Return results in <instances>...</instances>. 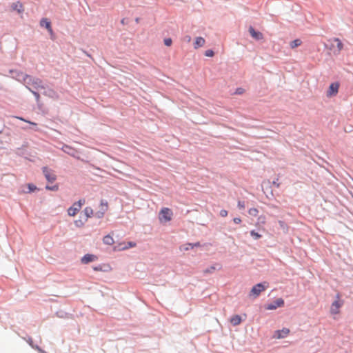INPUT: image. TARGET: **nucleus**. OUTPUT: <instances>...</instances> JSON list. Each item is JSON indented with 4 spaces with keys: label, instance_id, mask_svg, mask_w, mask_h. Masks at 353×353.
<instances>
[{
    "label": "nucleus",
    "instance_id": "nucleus-1",
    "mask_svg": "<svg viewBox=\"0 0 353 353\" xmlns=\"http://www.w3.org/2000/svg\"><path fill=\"white\" fill-rule=\"evenodd\" d=\"M17 80L22 82L29 90H32V88L37 90L46 88L41 79L23 74L21 72H18Z\"/></svg>",
    "mask_w": 353,
    "mask_h": 353
},
{
    "label": "nucleus",
    "instance_id": "nucleus-2",
    "mask_svg": "<svg viewBox=\"0 0 353 353\" xmlns=\"http://www.w3.org/2000/svg\"><path fill=\"white\" fill-rule=\"evenodd\" d=\"M344 301L341 299V295L337 294L336 300L332 303L330 307V313L332 314H338L340 313V309L343 305Z\"/></svg>",
    "mask_w": 353,
    "mask_h": 353
},
{
    "label": "nucleus",
    "instance_id": "nucleus-3",
    "mask_svg": "<svg viewBox=\"0 0 353 353\" xmlns=\"http://www.w3.org/2000/svg\"><path fill=\"white\" fill-rule=\"evenodd\" d=\"M268 288V284L266 282H264L263 283H258L252 288L250 292V296L256 298L259 296L261 292L265 291Z\"/></svg>",
    "mask_w": 353,
    "mask_h": 353
},
{
    "label": "nucleus",
    "instance_id": "nucleus-4",
    "mask_svg": "<svg viewBox=\"0 0 353 353\" xmlns=\"http://www.w3.org/2000/svg\"><path fill=\"white\" fill-rule=\"evenodd\" d=\"M85 203V201L84 199H79L77 202L74 203L73 205L68 209V215L70 216H74Z\"/></svg>",
    "mask_w": 353,
    "mask_h": 353
},
{
    "label": "nucleus",
    "instance_id": "nucleus-5",
    "mask_svg": "<svg viewBox=\"0 0 353 353\" xmlns=\"http://www.w3.org/2000/svg\"><path fill=\"white\" fill-rule=\"evenodd\" d=\"M173 213L168 208H163L159 212V221L161 223H166L171 221Z\"/></svg>",
    "mask_w": 353,
    "mask_h": 353
},
{
    "label": "nucleus",
    "instance_id": "nucleus-6",
    "mask_svg": "<svg viewBox=\"0 0 353 353\" xmlns=\"http://www.w3.org/2000/svg\"><path fill=\"white\" fill-rule=\"evenodd\" d=\"M331 42L330 49L333 50L334 53L339 54L343 48V44L341 41L338 38H334L330 40Z\"/></svg>",
    "mask_w": 353,
    "mask_h": 353
},
{
    "label": "nucleus",
    "instance_id": "nucleus-7",
    "mask_svg": "<svg viewBox=\"0 0 353 353\" xmlns=\"http://www.w3.org/2000/svg\"><path fill=\"white\" fill-rule=\"evenodd\" d=\"M42 170L45 177L48 182L53 183L57 179V176L52 170L48 167H43Z\"/></svg>",
    "mask_w": 353,
    "mask_h": 353
},
{
    "label": "nucleus",
    "instance_id": "nucleus-8",
    "mask_svg": "<svg viewBox=\"0 0 353 353\" xmlns=\"http://www.w3.org/2000/svg\"><path fill=\"white\" fill-rule=\"evenodd\" d=\"M101 210L95 213V216L101 219L103 217L105 213L108 209V203L106 201L101 200L100 203Z\"/></svg>",
    "mask_w": 353,
    "mask_h": 353
},
{
    "label": "nucleus",
    "instance_id": "nucleus-9",
    "mask_svg": "<svg viewBox=\"0 0 353 353\" xmlns=\"http://www.w3.org/2000/svg\"><path fill=\"white\" fill-rule=\"evenodd\" d=\"M136 246V243L129 241V242H121L119 243L117 246L114 247V250L121 251L125 250L130 248H134Z\"/></svg>",
    "mask_w": 353,
    "mask_h": 353
},
{
    "label": "nucleus",
    "instance_id": "nucleus-10",
    "mask_svg": "<svg viewBox=\"0 0 353 353\" xmlns=\"http://www.w3.org/2000/svg\"><path fill=\"white\" fill-rule=\"evenodd\" d=\"M284 305V301L281 298L277 299L273 303H270L265 306V309L268 310H276L278 307H283Z\"/></svg>",
    "mask_w": 353,
    "mask_h": 353
},
{
    "label": "nucleus",
    "instance_id": "nucleus-11",
    "mask_svg": "<svg viewBox=\"0 0 353 353\" xmlns=\"http://www.w3.org/2000/svg\"><path fill=\"white\" fill-rule=\"evenodd\" d=\"M339 84L338 83H331L327 92V96L332 97L336 95L339 92Z\"/></svg>",
    "mask_w": 353,
    "mask_h": 353
},
{
    "label": "nucleus",
    "instance_id": "nucleus-12",
    "mask_svg": "<svg viewBox=\"0 0 353 353\" xmlns=\"http://www.w3.org/2000/svg\"><path fill=\"white\" fill-rule=\"evenodd\" d=\"M249 32L256 40H262L263 39V34L261 32L256 31L252 27L249 28Z\"/></svg>",
    "mask_w": 353,
    "mask_h": 353
},
{
    "label": "nucleus",
    "instance_id": "nucleus-13",
    "mask_svg": "<svg viewBox=\"0 0 353 353\" xmlns=\"http://www.w3.org/2000/svg\"><path fill=\"white\" fill-rule=\"evenodd\" d=\"M11 8L13 10H16L19 14L23 13L24 10L23 5L20 1L12 3L11 5Z\"/></svg>",
    "mask_w": 353,
    "mask_h": 353
},
{
    "label": "nucleus",
    "instance_id": "nucleus-14",
    "mask_svg": "<svg viewBox=\"0 0 353 353\" xmlns=\"http://www.w3.org/2000/svg\"><path fill=\"white\" fill-rule=\"evenodd\" d=\"M290 333V330L288 328H283L281 330H278L276 332V336L278 339H282L286 337Z\"/></svg>",
    "mask_w": 353,
    "mask_h": 353
},
{
    "label": "nucleus",
    "instance_id": "nucleus-15",
    "mask_svg": "<svg viewBox=\"0 0 353 353\" xmlns=\"http://www.w3.org/2000/svg\"><path fill=\"white\" fill-rule=\"evenodd\" d=\"M40 24L41 26H45L50 34L53 33L50 22L46 18L41 20Z\"/></svg>",
    "mask_w": 353,
    "mask_h": 353
},
{
    "label": "nucleus",
    "instance_id": "nucleus-16",
    "mask_svg": "<svg viewBox=\"0 0 353 353\" xmlns=\"http://www.w3.org/2000/svg\"><path fill=\"white\" fill-rule=\"evenodd\" d=\"M97 258L96 256L93 255V254H85L81 259V262L83 263H90V262H93L94 261L95 259Z\"/></svg>",
    "mask_w": 353,
    "mask_h": 353
},
{
    "label": "nucleus",
    "instance_id": "nucleus-17",
    "mask_svg": "<svg viewBox=\"0 0 353 353\" xmlns=\"http://www.w3.org/2000/svg\"><path fill=\"white\" fill-rule=\"evenodd\" d=\"M205 43V39L201 37H198L195 39V41L194 43V47L195 49H197L200 47H202L204 46Z\"/></svg>",
    "mask_w": 353,
    "mask_h": 353
},
{
    "label": "nucleus",
    "instance_id": "nucleus-18",
    "mask_svg": "<svg viewBox=\"0 0 353 353\" xmlns=\"http://www.w3.org/2000/svg\"><path fill=\"white\" fill-rule=\"evenodd\" d=\"M242 321L241 317L239 315H234L231 317L230 322L234 326L239 325Z\"/></svg>",
    "mask_w": 353,
    "mask_h": 353
},
{
    "label": "nucleus",
    "instance_id": "nucleus-19",
    "mask_svg": "<svg viewBox=\"0 0 353 353\" xmlns=\"http://www.w3.org/2000/svg\"><path fill=\"white\" fill-rule=\"evenodd\" d=\"M43 94L53 99H58L59 97L57 92L51 88H49L46 91H45L43 92Z\"/></svg>",
    "mask_w": 353,
    "mask_h": 353
},
{
    "label": "nucleus",
    "instance_id": "nucleus-20",
    "mask_svg": "<svg viewBox=\"0 0 353 353\" xmlns=\"http://www.w3.org/2000/svg\"><path fill=\"white\" fill-rule=\"evenodd\" d=\"M200 246L199 243H196L194 244L192 243H187L184 244L181 247V250H189L190 249H193L194 247H199Z\"/></svg>",
    "mask_w": 353,
    "mask_h": 353
},
{
    "label": "nucleus",
    "instance_id": "nucleus-21",
    "mask_svg": "<svg viewBox=\"0 0 353 353\" xmlns=\"http://www.w3.org/2000/svg\"><path fill=\"white\" fill-rule=\"evenodd\" d=\"M103 242L106 245H111L114 243V241L111 235L108 234L103 237Z\"/></svg>",
    "mask_w": 353,
    "mask_h": 353
},
{
    "label": "nucleus",
    "instance_id": "nucleus-22",
    "mask_svg": "<svg viewBox=\"0 0 353 353\" xmlns=\"http://www.w3.org/2000/svg\"><path fill=\"white\" fill-rule=\"evenodd\" d=\"M62 149L67 154H68L72 157L75 156L76 151L71 147H70L68 145H64Z\"/></svg>",
    "mask_w": 353,
    "mask_h": 353
},
{
    "label": "nucleus",
    "instance_id": "nucleus-23",
    "mask_svg": "<svg viewBox=\"0 0 353 353\" xmlns=\"http://www.w3.org/2000/svg\"><path fill=\"white\" fill-rule=\"evenodd\" d=\"M83 213L86 216V219H85V221L88 220V218H90L93 214H94V211L92 209V208L90 207H86L84 210H83Z\"/></svg>",
    "mask_w": 353,
    "mask_h": 353
},
{
    "label": "nucleus",
    "instance_id": "nucleus-24",
    "mask_svg": "<svg viewBox=\"0 0 353 353\" xmlns=\"http://www.w3.org/2000/svg\"><path fill=\"white\" fill-rule=\"evenodd\" d=\"M301 43H302L301 40L299 39H297L292 41L290 43V46L291 48L294 49L298 46H300L301 45Z\"/></svg>",
    "mask_w": 353,
    "mask_h": 353
},
{
    "label": "nucleus",
    "instance_id": "nucleus-25",
    "mask_svg": "<svg viewBox=\"0 0 353 353\" xmlns=\"http://www.w3.org/2000/svg\"><path fill=\"white\" fill-rule=\"evenodd\" d=\"M87 221H85V219L84 221L81 220V219H78V220H76L74 221V225L77 227V228H81L84 225L85 223Z\"/></svg>",
    "mask_w": 353,
    "mask_h": 353
},
{
    "label": "nucleus",
    "instance_id": "nucleus-26",
    "mask_svg": "<svg viewBox=\"0 0 353 353\" xmlns=\"http://www.w3.org/2000/svg\"><path fill=\"white\" fill-rule=\"evenodd\" d=\"M250 234L255 239H259L261 237V235L259 234L258 232H255L254 230H252L250 232Z\"/></svg>",
    "mask_w": 353,
    "mask_h": 353
},
{
    "label": "nucleus",
    "instance_id": "nucleus-27",
    "mask_svg": "<svg viewBox=\"0 0 353 353\" xmlns=\"http://www.w3.org/2000/svg\"><path fill=\"white\" fill-rule=\"evenodd\" d=\"M32 94L34 96L35 99H36V101L37 102H39L40 101V94H39L38 92L34 90H30Z\"/></svg>",
    "mask_w": 353,
    "mask_h": 353
},
{
    "label": "nucleus",
    "instance_id": "nucleus-28",
    "mask_svg": "<svg viewBox=\"0 0 353 353\" xmlns=\"http://www.w3.org/2000/svg\"><path fill=\"white\" fill-rule=\"evenodd\" d=\"M47 190H52V191H57L59 190V185H54L52 186L47 185L46 187Z\"/></svg>",
    "mask_w": 353,
    "mask_h": 353
},
{
    "label": "nucleus",
    "instance_id": "nucleus-29",
    "mask_svg": "<svg viewBox=\"0 0 353 353\" xmlns=\"http://www.w3.org/2000/svg\"><path fill=\"white\" fill-rule=\"evenodd\" d=\"M249 214L252 216H256L258 214V210L256 208H251L249 210Z\"/></svg>",
    "mask_w": 353,
    "mask_h": 353
},
{
    "label": "nucleus",
    "instance_id": "nucleus-30",
    "mask_svg": "<svg viewBox=\"0 0 353 353\" xmlns=\"http://www.w3.org/2000/svg\"><path fill=\"white\" fill-rule=\"evenodd\" d=\"M172 43V40L171 38H166L164 39V44L166 46H170Z\"/></svg>",
    "mask_w": 353,
    "mask_h": 353
},
{
    "label": "nucleus",
    "instance_id": "nucleus-31",
    "mask_svg": "<svg viewBox=\"0 0 353 353\" xmlns=\"http://www.w3.org/2000/svg\"><path fill=\"white\" fill-rule=\"evenodd\" d=\"M205 55L208 57L214 56V52L212 50H208L205 52Z\"/></svg>",
    "mask_w": 353,
    "mask_h": 353
},
{
    "label": "nucleus",
    "instance_id": "nucleus-32",
    "mask_svg": "<svg viewBox=\"0 0 353 353\" xmlns=\"http://www.w3.org/2000/svg\"><path fill=\"white\" fill-rule=\"evenodd\" d=\"M17 119H19V120H21V121H23L25 122H27L32 125H37V123H34V122H31V121H27L25 119L22 118V117H16Z\"/></svg>",
    "mask_w": 353,
    "mask_h": 353
},
{
    "label": "nucleus",
    "instance_id": "nucleus-33",
    "mask_svg": "<svg viewBox=\"0 0 353 353\" xmlns=\"http://www.w3.org/2000/svg\"><path fill=\"white\" fill-rule=\"evenodd\" d=\"M238 207H239V209H244L245 207V202L244 201H239V202H238Z\"/></svg>",
    "mask_w": 353,
    "mask_h": 353
},
{
    "label": "nucleus",
    "instance_id": "nucleus-34",
    "mask_svg": "<svg viewBox=\"0 0 353 353\" xmlns=\"http://www.w3.org/2000/svg\"><path fill=\"white\" fill-rule=\"evenodd\" d=\"M94 270L97 271H97H103V272L108 271V270H106V269L103 270L102 266H94Z\"/></svg>",
    "mask_w": 353,
    "mask_h": 353
},
{
    "label": "nucleus",
    "instance_id": "nucleus-35",
    "mask_svg": "<svg viewBox=\"0 0 353 353\" xmlns=\"http://www.w3.org/2000/svg\"><path fill=\"white\" fill-rule=\"evenodd\" d=\"M228 211L225 210H221L220 211V215L222 216V217H225L228 216Z\"/></svg>",
    "mask_w": 353,
    "mask_h": 353
},
{
    "label": "nucleus",
    "instance_id": "nucleus-36",
    "mask_svg": "<svg viewBox=\"0 0 353 353\" xmlns=\"http://www.w3.org/2000/svg\"><path fill=\"white\" fill-rule=\"evenodd\" d=\"M28 188L30 192H32L34 190H36V186L32 184H28Z\"/></svg>",
    "mask_w": 353,
    "mask_h": 353
},
{
    "label": "nucleus",
    "instance_id": "nucleus-37",
    "mask_svg": "<svg viewBox=\"0 0 353 353\" xmlns=\"http://www.w3.org/2000/svg\"><path fill=\"white\" fill-rule=\"evenodd\" d=\"M233 221L236 224H239L241 222V219L240 218H234Z\"/></svg>",
    "mask_w": 353,
    "mask_h": 353
},
{
    "label": "nucleus",
    "instance_id": "nucleus-38",
    "mask_svg": "<svg viewBox=\"0 0 353 353\" xmlns=\"http://www.w3.org/2000/svg\"><path fill=\"white\" fill-rule=\"evenodd\" d=\"M213 270H214V267L211 266V268L210 269L206 270L205 272H212Z\"/></svg>",
    "mask_w": 353,
    "mask_h": 353
},
{
    "label": "nucleus",
    "instance_id": "nucleus-39",
    "mask_svg": "<svg viewBox=\"0 0 353 353\" xmlns=\"http://www.w3.org/2000/svg\"><path fill=\"white\" fill-rule=\"evenodd\" d=\"M187 40H188V41H190V40H191V37H188L187 38Z\"/></svg>",
    "mask_w": 353,
    "mask_h": 353
},
{
    "label": "nucleus",
    "instance_id": "nucleus-40",
    "mask_svg": "<svg viewBox=\"0 0 353 353\" xmlns=\"http://www.w3.org/2000/svg\"><path fill=\"white\" fill-rule=\"evenodd\" d=\"M2 132V126H1V124L0 123V133Z\"/></svg>",
    "mask_w": 353,
    "mask_h": 353
}]
</instances>
